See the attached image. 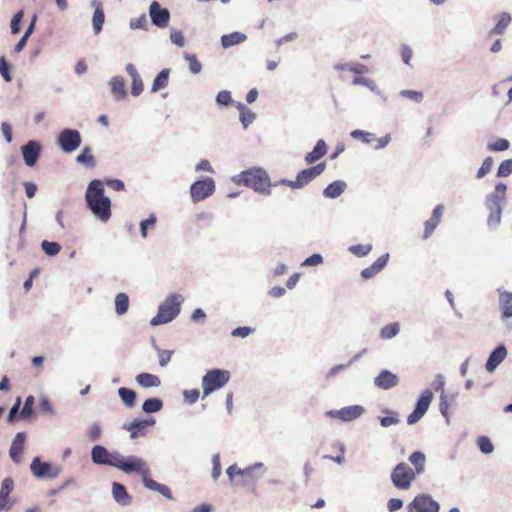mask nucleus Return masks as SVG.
<instances>
[{
  "label": "nucleus",
  "mask_w": 512,
  "mask_h": 512,
  "mask_svg": "<svg viewBox=\"0 0 512 512\" xmlns=\"http://www.w3.org/2000/svg\"><path fill=\"white\" fill-rule=\"evenodd\" d=\"M169 69H163L158 73L152 84V91L156 92L160 89L165 88L168 85Z\"/></svg>",
  "instance_id": "35"
},
{
  "label": "nucleus",
  "mask_w": 512,
  "mask_h": 512,
  "mask_svg": "<svg viewBox=\"0 0 512 512\" xmlns=\"http://www.w3.org/2000/svg\"><path fill=\"white\" fill-rule=\"evenodd\" d=\"M136 381L140 386H142L144 388L157 387L161 383L158 376L150 374V373L138 374L136 377Z\"/></svg>",
  "instance_id": "30"
},
{
  "label": "nucleus",
  "mask_w": 512,
  "mask_h": 512,
  "mask_svg": "<svg viewBox=\"0 0 512 512\" xmlns=\"http://www.w3.org/2000/svg\"><path fill=\"white\" fill-rule=\"evenodd\" d=\"M33 405H34V397L33 396H28L26 398L24 406H23V408H22V410L20 412V417L22 419H25V418L29 417L32 414Z\"/></svg>",
  "instance_id": "52"
},
{
  "label": "nucleus",
  "mask_w": 512,
  "mask_h": 512,
  "mask_svg": "<svg viewBox=\"0 0 512 512\" xmlns=\"http://www.w3.org/2000/svg\"><path fill=\"white\" fill-rule=\"evenodd\" d=\"M129 308V298L125 293H119L115 298V310L118 315H123Z\"/></svg>",
  "instance_id": "37"
},
{
  "label": "nucleus",
  "mask_w": 512,
  "mask_h": 512,
  "mask_svg": "<svg viewBox=\"0 0 512 512\" xmlns=\"http://www.w3.org/2000/svg\"><path fill=\"white\" fill-rule=\"evenodd\" d=\"M399 331H400V325L397 322L390 323L388 325H385L380 330V337L382 339H386V340L392 339L398 335Z\"/></svg>",
  "instance_id": "38"
},
{
  "label": "nucleus",
  "mask_w": 512,
  "mask_h": 512,
  "mask_svg": "<svg viewBox=\"0 0 512 512\" xmlns=\"http://www.w3.org/2000/svg\"><path fill=\"white\" fill-rule=\"evenodd\" d=\"M156 223V217L154 215H150V217L144 221L141 222L140 228H141V235L145 238L147 236V229L149 226L153 228Z\"/></svg>",
  "instance_id": "59"
},
{
  "label": "nucleus",
  "mask_w": 512,
  "mask_h": 512,
  "mask_svg": "<svg viewBox=\"0 0 512 512\" xmlns=\"http://www.w3.org/2000/svg\"><path fill=\"white\" fill-rule=\"evenodd\" d=\"M229 379L230 372L228 370L212 369L207 371L202 378V398L224 387L229 382Z\"/></svg>",
  "instance_id": "4"
},
{
  "label": "nucleus",
  "mask_w": 512,
  "mask_h": 512,
  "mask_svg": "<svg viewBox=\"0 0 512 512\" xmlns=\"http://www.w3.org/2000/svg\"><path fill=\"white\" fill-rule=\"evenodd\" d=\"M0 74L6 82H10L12 80V77H11V74L9 71V65L6 62L5 57L0 58Z\"/></svg>",
  "instance_id": "57"
},
{
  "label": "nucleus",
  "mask_w": 512,
  "mask_h": 512,
  "mask_svg": "<svg viewBox=\"0 0 512 512\" xmlns=\"http://www.w3.org/2000/svg\"><path fill=\"white\" fill-rule=\"evenodd\" d=\"M114 467L126 473L135 472L142 476L143 481L145 477H148L150 474V469L147 467L146 462L143 459L134 456L125 458L119 454L115 458Z\"/></svg>",
  "instance_id": "5"
},
{
  "label": "nucleus",
  "mask_w": 512,
  "mask_h": 512,
  "mask_svg": "<svg viewBox=\"0 0 512 512\" xmlns=\"http://www.w3.org/2000/svg\"><path fill=\"white\" fill-rule=\"evenodd\" d=\"M448 409H449V404H448V400H447V395L445 394L444 391H442V393L440 395L439 410H440L441 415L445 417L447 424H449V422H450Z\"/></svg>",
  "instance_id": "50"
},
{
  "label": "nucleus",
  "mask_w": 512,
  "mask_h": 512,
  "mask_svg": "<svg viewBox=\"0 0 512 512\" xmlns=\"http://www.w3.org/2000/svg\"><path fill=\"white\" fill-rule=\"evenodd\" d=\"M183 394H184L185 400L190 404L195 403L198 400L199 395H200L198 389L185 390Z\"/></svg>",
  "instance_id": "63"
},
{
  "label": "nucleus",
  "mask_w": 512,
  "mask_h": 512,
  "mask_svg": "<svg viewBox=\"0 0 512 512\" xmlns=\"http://www.w3.org/2000/svg\"><path fill=\"white\" fill-rule=\"evenodd\" d=\"M111 90L116 99L120 100L126 96L125 81L122 77H114L110 81Z\"/></svg>",
  "instance_id": "31"
},
{
  "label": "nucleus",
  "mask_w": 512,
  "mask_h": 512,
  "mask_svg": "<svg viewBox=\"0 0 512 512\" xmlns=\"http://www.w3.org/2000/svg\"><path fill=\"white\" fill-rule=\"evenodd\" d=\"M445 206L438 204L432 211L430 218L424 223L423 239H428L441 222Z\"/></svg>",
  "instance_id": "17"
},
{
  "label": "nucleus",
  "mask_w": 512,
  "mask_h": 512,
  "mask_svg": "<svg viewBox=\"0 0 512 512\" xmlns=\"http://www.w3.org/2000/svg\"><path fill=\"white\" fill-rule=\"evenodd\" d=\"M400 95L413 100L416 103H420L423 100V93L414 90H401Z\"/></svg>",
  "instance_id": "54"
},
{
  "label": "nucleus",
  "mask_w": 512,
  "mask_h": 512,
  "mask_svg": "<svg viewBox=\"0 0 512 512\" xmlns=\"http://www.w3.org/2000/svg\"><path fill=\"white\" fill-rule=\"evenodd\" d=\"M173 351L170 350H158L159 364L160 366H166L172 357Z\"/></svg>",
  "instance_id": "61"
},
{
  "label": "nucleus",
  "mask_w": 512,
  "mask_h": 512,
  "mask_svg": "<svg viewBox=\"0 0 512 512\" xmlns=\"http://www.w3.org/2000/svg\"><path fill=\"white\" fill-rule=\"evenodd\" d=\"M323 262V257L318 254V253H315L311 256H309L308 258H306L302 263H301V266H316V265H319Z\"/></svg>",
  "instance_id": "58"
},
{
  "label": "nucleus",
  "mask_w": 512,
  "mask_h": 512,
  "mask_svg": "<svg viewBox=\"0 0 512 512\" xmlns=\"http://www.w3.org/2000/svg\"><path fill=\"white\" fill-rule=\"evenodd\" d=\"M85 199L87 206L94 216L106 222L111 217V201L104 195V186L100 180H92L86 190Z\"/></svg>",
  "instance_id": "1"
},
{
  "label": "nucleus",
  "mask_w": 512,
  "mask_h": 512,
  "mask_svg": "<svg viewBox=\"0 0 512 512\" xmlns=\"http://www.w3.org/2000/svg\"><path fill=\"white\" fill-rule=\"evenodd\" d=\"M163 402L159 398H150L144 401L142 409L146 413L158 412L162 409Z\"/></svg>",
  "instance_id": "40"
},
{
  "label": "nucleus",
  "mask_w": 512,
  "mask_h": 512,
  "mask_svg": "<svg viewBox=\"0 0 512 512\" xmlns=\"http://www.w3.org/2000/svg\"><path fill=\"white\" fill-rule=\"evenodd\" d=\"M119 397L121 398L122 402L129 408H132L135 406L136 403V393L134 390L121 387L118 390Z\"/></svg>",
  "instance_id": "34"
},
{
  "label": "nucleus",
  "mask_w": 512,
  "mask_h": 512,
  "mask_svg": "<svg viewBox=\"0 0 512 512\" xmlns=\"http://www.w3.org/2000/svg\"><path fill=\"white\" fill-rule=\"evenodd\" d=\"M433 400V393L431 390H424L416 401L415 409L426 413L431 401Z\"/></svg>",
  "instance_id": "32"
},
{
  "label": "nucleus",
  "mask_w": 512,
  "mask_h": 512,
  "mask_svg": "<svg viewBox=\"0 0 512 512\" xmlns=\"http://www.w3.org/2000/svg\"><path fill=\"white\" fill-rule=\"evenodd\" d=\"M155 420L153 418L149 420L135 419L133 422L124 425V429L130 432L131 438H136L140 435L145 434V430L148 426L154 425Z\"/></svg>",
  "instance_id": "22"
},
{
  "label": "nucleus",
  "mask_w": 512,
  "mask_h": 512,
  "mask_svg": "<svg viewBox=\"0 0 512 512\" xmlns=\"http://www.w3.org/2000/svg\"><path fill=\"white\" fill-rule=\"evenodd\" d=\"M182 300L181 295L170 294L159 306L158 312L151 319L150 324L157 326L172 321L180 312Z\"/></svg>",
  "instance_id": "3"
},
{
  "label": "nucleus",
  "mask_w": 512,
  "mask_h": 512,
  "mask_svg": "<svg viewBox=\"0 0 512 512\" xmlns=\"http://www.w3.org/2000/svg\"><path fill=\"white\" fill-rule=\"evenodd\" d=\"M476 444L483 454H491L494 451V445L487 436H479Z\"/></svg>",
  "instance_id": "43"
},
{
  "label": "nucleus",
  "mask_w": 512,
  "mask_h": 512,
  "mask_svg": "<svg viewBox=\"0 0 512 512\" xmlns=\"http://www.w3.org/2000/svg\"><path fill=\"white\" fill-rule=\"evenodd\" d=\"M350 136L353 139H359L364 143H370L371 141L375 140V136L373 133H370V132H367L364 130H359V129L353 130L350 133Z\"/></svg>",
  "instance_id": "45"
},
{
  "label": "nucleus",
  "mask_w": 512,
  "mask_h": 512,
  "mask_svg": "<svg viewBox=\"0 0 512 512\" xmlns=\"http://www.w3.org/2000/svg\"><path fill=\"white\" fill-rule=\"evenodd\" d=\"M23 11H18L11 20V33L17 34L20 31V23L23 18Z\"/></svg>",
  "instance_id": "56"
},
{
  "label": "nucleus",
  "mask_w": 512,
  "mask_h": 512,
  "mask_svg": "<svg viewBox=\"0 0 512 512\" xmlns=\"http://www.w3.org/2000/svg\"><path fill=\"white\" fill-rule=\"evenodd\" d=\"M238 108L240 110V121L244 127H247L254 121L255 114L242 103H239Z\"/></svg>",
  "instance_id": "42"
},
{
  "label": "nucleus",
  "mask_w": 512,
  "mask_h": 512,
  "mask_svg": "<svg viewBox=\"0 0 512 512\" xmlns=\"http://www.w3.org/2000/svg\"><path fill=\"white\" fill-rule=\"evenodd\" d=\"M347 184L344 181L336 180L330 183L324 190L323 196L325 198L335 199L339 197L346 189Z\"/></svg>",
  "instance_id": "26"
},
{
  "label": "nucleus",
  "mask_w": 512,
  "mask_h": 512,
  "mask_svg": "<svg viewBox=\"0 0 512 512\" xmlns=\"http://www.w3.org/2000/svg\"><path fill=\"white\" fill-rule=\"evenodd\" d=\"M42 249L49 256L58 254L61 250V246L57 242H49L47 240L42 242Z\"/></svg>",
  "instance_id": "47"
},
{
  "label": "nucleus",
  "mask_w": 512,
  "mask_h": 512,
  "mask_svg": "<svg viewBox=\"0 0 512 512\" xmlns=\"http://www.w3.org/2000/svg\"><path fill=\"white\" fill-rule=\"evenodd\" d=\"M499 294V309L501 313V319L507 320L512 317V292L498 288Z\"/></svg>",
  "instance_id": "20"
},
{
  "label": "nucleus",
  "mask_w": 512,
  "mask_h": 512,
  "mask_svg": "<svg viewBox=\"0 0 512 512\" xmlns=\"http://www.w3.org/2000/svg\"><path fill=\"white\" fill-rule=\"evenodd\" d=\"M407 508L409 512H439L440 505L429 494H420Z\"/></svg>",
  "instance_id": "8"
},
{
  "label": "nucleus",
  "mask_w": 512,
  "mask_h": 512,
  "mask_svg": "<svg viewBox=\"0 0 512 512\" xmlns=\"http://www.w3.org/2000/svg\"><path fill=\"white\" fill-rule=\"evenodd\" d=\"M328 146L323 139H319L314 146L313 150L306 154L305 161L308 164H313L326 155Z\"/></svg>",
  "instance_id": "24"
},
{
  "label": "nucleus",
  "mask_w": 512,
  "mask_h": 512,
  "mask_svg": "<svg viewBox=\"0 0 512 512\" xmlns=\"http://www.w3.org/2000/svg\"><path fill=\"white\" fill-rule=\"evenodd\" d=\"M101 433V426L98 423H93L88 430V437L91 441H96L100 438Z\"/></svg>",
  "instance_id": "60"
},
{
  "label": "nucleus",
  "mask_w": 512,
  "mask_h": 512,
  "mask_svg": "<svg viewBox=\"0 0 512 512\" xmlns=\"http://www.w3.org/2000/svg\"><path fill=\"white\" fill-rule=\"evenodd\" d=\"M506 357V346L503 343L497 345L496 348L489 354V357L485 363V369L489 373H493Z\"/></svg>",
  "instance_id": "15"
},
{
  "label": "nucleus",
  "mask_w": 512,
  "mask_h": 512,
  "mask_svg": "<svg viewBox=\"0 0 512 512\" xmlns=\"http://www.w3.org/2000/svg\"><path fill=\"white\" fill-rule=\"evenodd\" d=\"M365 413V408L361 405H352L343 407L339 410H329L326 412V416L330 418H335L342 420L344 422H350Z\"/></svg>",
  "instance_id": "11"
},
{
  "label": "nucleus",
  "mask_w": 512,
  "mask_h": 512,
  "mask_svg": "<svg viewBox=\"0 0 512 512\" xmlns=\"http://www.w3.org/2000/svg\"><path fill=\"white\" fill-rule=\"evenodd\" d=\"M150 17L152 23L158 27H166L169 19L170 13L167 9L161 8L160 4L157 1H153L149 8Z\"/></svg>",
  "instance_id": "16"
},
{
  "label": "nucleus",
  "mask_w": 512,
  "mask_h": 512,
  "mask_svg": "<svg viewBox=\"0 0 512 512\" xmlns=\"http://www.w3.org/2000/svg\"><path fill=\"white\" fill-rule=\"evenodd\" d=\"M391 415L380 417V425L384 428H388L393 425H397L400 422L398 414L396 412H390Z\"/></svg>",
  "instance_id": "46"
},
{
  "label": "nucleus",
  "mask_w": 512,
  "mask_h": 512,
  "mask_svg": "<svg viewBox=\"0 0 512 512\" xmlns=\"http://www.w3.org/2000/svg\"><path fill=\"white\" fill-rule=\"evenodd\" d=\"M416 476L414 470L407 463L401 462L394 467L391 473V481L396 488L407 490Z\"/></svg>",
  "instance_id": "6"
},
{
  "label": "nucleus",
  "mask_w": 512,
  "mask_h": 512,
  "mask_svg": "<svg viewBox=\"0 0 512 512\" xmlns=\"http://www.w3.org/2000/svg\"><path fill=\"white\" fill-rule=\"evenodd\" d=\"M104 21H105L104 11L101 8L100 4H98L95 7V11L93 14V19H92L93 29H94L95 34H99L101 32Z\"/></svg>",
  "instance_id": "36"
},
{
  "label": "nucleus",
  "mask_w": 512,
  "mask_h": 512,
  "mask_svg": "<svg viewBox=\"0 0 512 512\" xmlns=\"http://www.w3.org/2000/svg\"><path fill=\"white\" fill-rule=\"evenodd\" d=\"M170 38L171 41L179 47H183L185 45V38L181 31H173Z\"/></svg>",
  "instance_id": "64"
},
{
  "label": "nucleus",
  "mask_w": 512,
  "mask_h": 512,
  "mask_svg": "<svg viewBox=\"0 0 512 512\" xmlns=\"http://www.w3.org/2000/svg\"><path fill=\"white\" fill-rule=\"evenodd\" d=\"M58 144L64 152L71 153L80 146L81 135L77 130L64 129L58 136Z\"/></svg>",
  "instance_id": "10"
},
{
  "label": "nucleus",
  "mask_w": 512,
  "mask_h": 512,
  "mask_svg": "<svg viewBox=\"0 0 512 512\" xmlns=\"http://www.w3.org/2000/svg\"><path fill=\"white\" fill-rule=\"evenodd\" d=\"M490 212L488 219H487V225L495 229L501 222V215H502V207L497 208H487Z\"/></svg>",
  "instance_id": "41"
},
{
  "label": "nucleus",
  "mask_w": 512,
  "mask_h": 512,
  "mask_svg": "<svg viewBox=\"0 0 512 512\" xmlns=\"http://www.w3.org/2000/svg\"><path fill=\"white\" fill-rule=\"evenodd\" d=\"M26 441L25 432H18L11 444L9 455L15 463H20Z\"/></svg>",
  "instance_id": "21"
},
{
  "label": "nucleus",
  "mask_w": 512,
  "mask_h": 512,
  "mask_svg": "<svg viewBox=\"0 0 512 512\" xmlns=\"http://www.w3.org/2000/svg\"><path fill=\"white\" fill-rule=\"evenodd\" d=\"M511 20L512 17L509 13H501L496 25L490 30L489 35H502L509 26Z\"/></svg>",
  "instance_id": "29"
},
{
  "label": "nucleus",
  "mask_w": 512,
  "mask_h": 512,
  "mask_svg": "<svg viewBox=\"0 0 512 512\" xmlns=\"http://www.w3.org/2000/svg\"><path fill=\"white\" fill-rule=\"evenodd\" d=\"M237 185H244L256 192L266 193L271 187L270 178L262 168H250L232 177Z\"/></svg>",
  "instance_id": "2"
},
{
  "label": "nucleus",
  "mask_w": 512,
  "mask_h": 512,
  "mask_svg": "<svg viewBox=\"0 0 512 512\" xmlns=\"http://www.w3.org/2000/svg\"><path fill=\"white\" fill-rule=\"evenodd\" d=\"M118 455L119 453H109L105 447L100 445L94 446L91 452L93 462L110 466H114L115 458Z\"/></svg>",
  "instance_id": "18"
},
{
  "label": "nucleus",
  "mask_w": 512,
  "mask_h": 512,
  "mask_svg": "<svg viewBox=\"0 0 512 512\" xmlns=\"http://www.w3.org/2000/svg\"><path fill=\"white\" fill-rule=\"evenodd\" d=\"M326 168V163L321 162L315 166L300 171L295 180H290V189H300L320 176Z\"/></svg>",
  "instance_id": "7"
},
{
  "label": "nucleus",
  "mask_w": 512,
  "mask_h": 512,
  "mask_svg": "<svg viewBox=\"0 0 512 512\" xmlns=\"http://www.w3.org/2000/svg\"><path fill=\"white\" fill-rule=\"evenodd\" d=\"M512 174V159L504 160L500 163L497 171L498 177H507Z\"/></svg>",
  "instance_id": "48"
},
{
  "label": "nucleus",
  "mask_w": 512,
  "mask_h": 512,
  "mask_svg": "<svg viewBox=\"0 0 512 512\" xmlns=\"http://www.w3.org/2000/svg\"><path fill=\"white\" fill-rule=\"evenodd\" d=\"M492 165H493L492 157L485 158V160L483 161L481 167L478 169L476 178L477 179H481L484 176H486L491 171Z\"/></svg>",
  "instance_id": "49"
},
{
  "label": "nucleus",
  "mask_w": 512,
  "mask_h": 512,
  "mask_svg": "<svg viewBox=\"0 0 512 512\" xmlns=\"http://www.w3.org/2000/svg\"><path fill=\"white\" fill-rule=\"evenodd\" d=\"M24 162L27 166L33 167L41 153V145L39 142L31 140L21 148Z\"/></svg>",
  "instance_id": "14"
},
{
  "label": "nucleus",
  "mask_w": 512,
  "mask_h": 512,
  "mask_svg": "<svg viewBox=\"0 0 512 512\" xmlns=\"http://www.w3.org/2000/svg\"><path fill=\"white\" fill-rule=\"evenodd\" d=\"M30 469L32 474L37 478L54 479L60 473V469L58 467H53L48 462H41L39 457H35L32 460Z\"/></svg>",
  "instance_id": "12"
},
{
  "label": "nucleus",
  "mask_w": 512,
  "mask_h": 512,
  "mask_svg": "<svg viewBox=\"0 0 512 512\" xmlns=\"http://www.w3.org/2000/svg\"><path fill=\"white\" fill-rule=\"evenodd\" d=\"M409 462L414 466V473L420 475L425 470L426 456L421 451H415L409 456Z\"/></svg>",
  "instance_id": "27"
},
{
  "label": "nucleus",
  "mask_w": 512,
  "mask_h": 512,
  "mask_svg": "<svg viewBox=\"0 0 512 512\" xmlns=\"http://www.w3.org/2000/svg\"><path fill=\"white\" fill-rule=\"evenodd\" d=\"M186 60L189 62V69L193 74H198L201 71L202 65L195 55H186Z\"/></svg>",
  "instance_id": "53"
},
{
  "label": "nucleus",
  "mask_w": 512,
  "mask_h": 512,
  "mask_svg": "<svg viewBox=\"0 0 512 512\" xmlns=\"http://www.w3.org/2000/svg\"><path fill=\"white\" fill-rule=\"evenodd\" d=\"M215 183L212 178L198 180L190 187V194L193 202H199L213 194Z\"/></svg>",
  "instance_id": "9"
},
{
  "label": "nucleus",
  "mask_w": 512,
  "mask_h": 512,
  "mask_svg": "<svg viewBox=\"0 0 512 512\" xmlns=\"http://www.w3.org/2000/svg\"><path fill=\"white\" fill-rule=\"evenodd\" d=\"M371 250H372L371 244H357V245H352L349 248V251L357 257H364V256L368 255Z\"/></svg>",
  "instance_id": "44"
},
{
  "label": "nucleus",
  "mask_w": 512,
  "mask_h": 512,
  "mask_svg": "<svg viewBox=\"0 0 512 512\" xmlns=\"http://www.w3.org/2000/svg\"><path fill=\"white\" fill-rule=\"evenodd\" d=\"M507 186L504 183H498L494 192L487 195L485 200L486 208L502 207L501 203L505 200Z\"/></svg>",
  "instance_id": "19"
},
{
  "label": "nucleus",
  "mask_w": 512,
  "mask_h": 512,
  "mask_svg": "<svg viewBox=\"0 0 512 512\" xmlns=\"http://www.w3.org/2000/svg\"><path fill=\"white\" fill-rule=\"evenodd\" d=\"M227 475L233 485H235L236 479L241 476V472H243V469L239 468L236 464H233L227 468Z\"/></svg>",
  "instance_id": "55"
},
{
  "label": "nucleus",
  "mask_w": 512,
  "mask_h": 512,
  "mask_svg": "<svg viewBox=\"0 0 512 512\" xmlns=\"http://www.w3.org/2000/svg\"><path fill=\"white\" fill-rule=\"evenodd\" d=\"M143 87V81L141 80L140 76L132 79L131 93L134 96H138L143 91Z\"/></svg>",
  "instance_id": "62"
},
{
  "label": "nucleus",
  "mask_w": 512,
  "mask_h": 512,
  "mask_svg": "<svg viewBox=\"0 0 512 512\" xmlns=\"http://www.w3.org/2000/svg\"><path fill=\"white\" fill-rule=\"evenodd\" d=\"M510 143L507 139L500 138L493 143L488 144V149L490 151H505L509 148Z\"/></svg>",
  "instance_id": "51"
},
{
  "label": "nucleus",
  "mask_w": 512,
  "mask_h": 512,
  "mask_svg": "<svg viewBox=\"0 0 512 512\" xmlns=\"http://www.w3.org/2000/svg\"><path fill=\"white\" fill-rule=\"evenodd\" d=\"M399 377L387 369H383L374 378V385L382 390H389L399 384Z\"/></svg>",
  "instance_id": "13"
},
{
  "label": "nucleus",
  "mask_w": 512,
  "mask_h": 512,
  "mask_svg": "<svg viewBox=\"0 0 512 512\" xmlns=\"http://www.w3.org/2000/svg\"><path fill=\"white\" fill-rule=\"evenodd\" d=\"M78 163L84 164L87 167H95L96 162L94 156L92 155L91 149L89 147H85L83 151L76 158Z\"/></svg>",
  "instance_id": "39"
},
{
  "label": "nucleus",
  "mask_w": 512,
  "mask_h": 512,
  "mask_svg": "<svg viewBox=\"0 0 512 512\" xmlns=\"http://www.w3.org/2000/svg\"><path fill=\"white\" fill-rule=\"evenodd\" d=\"M246 39V36L239 32H234L231 34L223 35L221 37V44L224 48H228L243 42Z\"/></svg>",
  "instance_id": "33"
},
{
  "label": "nucleus",
  "mask_w": 512,
  "mask_h": 512,
  "mask_svg": "<svg viewBox=\"0 0 512 512\" xmlns=\"http://www.w3.org/2000/svg\"><path fill=\"white\" fill-rule=\"evenodd\" d=\"M261 464L257 466H251L246 469H243V472H241V476H239L238 479L235 481V485H241V486H251L254 488L255 483L259 476L256 473V468H261Z\"/></svg>",
  "instance_id": "23"
},
{
  "label": "nucleus",
  "mask_w": 512,
  "mask_h": 512,
  "mask_svg": "<svg viewBox=\"0 0 512 512\" xmlns=\"http://www.w3.org/2000/svg\"><path fill=\"white\" fill-rule=\"evenodd\" d=\"M113 497L121 505H129L131 502L130 496L127 494L126 488L120 483H113L112 486Z\"/></svg>",
  "instance_id": "28"
},
{
  "label": "nucleus",
  "mask_w": 512,
  "mask_h": 512,
  "mask_svg": "<svg viewBox=\"0 0 512 512\" xmlns=\"http://www.w3.org/2000/svg\"><path fill=\"white\" fill-rule=\"evenodd\" d=\"M143 484L149 490L156 491L163 495L165 498L173 500L171 490L167 485L160 484L157 481L150 478L149 476L145 477Z\"/></svg>",
  "instance_id": "25"
}]
</instances>
